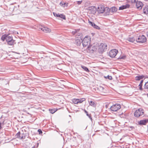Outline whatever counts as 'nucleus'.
Masks as SVG:
<instances>
[{"mask_svg": "<svg viewBox=\"0 0 148 148\" xmlns=\"http://www.w3.org/2000/svg\"><path fill=\"white\" fill-rule=\"evenodd\" d=\"M91 38L89 36H86L82 40V43L84 47H86L90 45Z\"/></svg>", "mask_w": 148, "mask_h": 148, "instance_id": "1", "label": "nucleus"}, {"mask_svg": "<svg viewBox=\"0 0 148 148\" xmlns=\"http://www.w3.org/2000/svg\"><path fill=\"white\" fill-rule=\"evenodd\" d=\"M136 42L139 43H143L146 41V37L143 35H140L139 36L136 37Z\"/></svg>", "mask_w": 148, "mask_h": 148, "instance_id": "2", "label": "nucleus"}, {"mask_svg": "<svg viewBox=\"0 0 148 148\" xmlns=\"http://www.w3.org/2000/svg\"><path fill=\"white\" fill-rule=\"evenodd\" d=\"M107 45L106 43H101L99 45L98 49V51L99 53H102L106 49Z\"/></svg>", "mask_w": 148, "mask_h": 148, "instance_id": "3", "label": "nucleus"}, {"mask_svg": "<svg viewBox=\"0 0 148 148\" xmlns=\"http://www.w3.org/2000/svg\"><path fill=\"white\" fill-rule=\"evenodd\" d=\"M6 40L9 45H12L15 43V40L13 39L12 36L9 35H7Z\"/></svg>", "mask_w": 148, "mask_h": 148, "instance_id": "4", "label": "nucleus"}, {"mask_svg": "<svg viewBox=\"0 0 148 148\" xmlns=\"http://www.w3.org/2000/svg\"><path fill=\"white\" fill-rule=\"evenodd\" d=\"M143 110L141 108H139L136 110L135 112L134 116L137 117L142 116L144 114Z\"/></svg>", "mask_w": 148, "mask_h": 148, "instance_id": "5", "label": "nucleus"}, {"mask_svg": "<svg viewBox=\"0 0 148 148\" xmlns=\"http://www.w3.org/2000/svg\"><path fill=\"white\" fill-rule=\"evenodd\" d=\"M121 108V106L120 104H116L111 106L110 109L112 111L115 112Z\"/></svg>", "mask_w": 148, "mask_h": 148, "instance_id": "6", "label": "nucleus"}, {"mask_svg": "<svg viewBox=\"0 0 148 148\" xmlns=\"http://www.w3.org/2000/svg\"><path fill=\"white\" fill-rule=\"evenodd\" d=\"M97 49V47L92 45L88 46L87 49V51L91 53H93Z\"/></svg>", "mask_w": 148, "mask_h": 148, "instance_id": "7", "label": "nucleus"}, {"mask_svg": "<svg viewBox=\"0 0 148 148\" xmlns=\"http://www.w3.org/2000/svg\"><path fill=\"white\" fill-rule=\"evenodd\" d=\"M118 52L117 50L114 49L111 50L109 53V56L111 58H114Z\"/></svg>", "mask_w": 148, "mask_h": 148, "instance_id": "8", "label": "nucleus"}, {"mask_svg": "<svg viewBox=\"0 0 148 148\" xmlns=\"http://www.w3.org/2000/svg\"><path fill=\"white\" fill-rule=\"evenodd\" d=\"M38 28L46 33L50 32L51 31L50 29L40 25L38 26Z\"/></svg>", "mask_w": 148, "mask_h": 148, "instance_id": "9", "label": "nucleus"}, {"mask_svg": "<svg viewBox=\"0 0 148 148\" xmlns=\"http://www.w3.org/2000/svg\"><path fill=\"white\" fill-rule=\"evenodd\" d=\"M85 99L82 98L80 99H73L72 100L73 102L75 104H77L79 103H81L85 101Z\"/></svg>", "mask_w": 148, "mask_h": 148, "instance_id": "10", "label": "nucleus"}, {"mask_svg": "<svg viewBox=\"0 0 148 148\" xmlns=\"http://www.w3.org/2000/svg\"><path fill=\"white\" fill-rule=\"evenodd\" d=\"M104 7L103 5H100L98 7V12L99 13L102 14L104 12Z\"/></svg>", "mask_w": 148, "mask_h": 148, "instance_id": "11", "label": "nucleus"}, {"mask_svg": "<svg viewBox=\"0 0 148 148\" xmlns=\"http://www.w3.org/2000/svg\"><path fill=\"white\" fill-rule=\"evenodd\" d=\"M135 3H136V7L137 9L139 10L142 9L143 6V4L141 1H137Z\"/></svg>", "mask_w": 148, "mask_h": 148, "instance_id": "12", "label": "nucleus"}, {"mask_svg": "<svg viewBox=\"0 0 148 148\" xmlns=\"http://www.w3.org/2000/svg\"><path fill=\"white\" fill-rule=\"evenodd\" d=\"M148 123V119L143 120L138 122V123L140 125H145L147 123Z\"/></svg>", "mask_w": 148, "mask_h": 148, "instance_id": "13", "label": "nucleus"}, {"mask_svg": "<svg viewBox=\"0 0 148 148\" xmlns=\"http://www.w3.org/2000/svg\"><path fill=\"white\" fill-rule=\"evenodd\" d=\"M127 40L130 42H134L135 43H136V37L135 38V37L129 38Z\"/></svg>", "mask_w": 148, "mask_h": 148, "instance_id": "14", "label": "nucleus"}, {"mask_svg": "<svg viewBox=\"0 0 148 148\" xmlns=\"http://www.w3.org/2000/svg\"><path fill=\"white\" fill-rule=\"evenodd\" d=\"M89 23L90 25L96 29H100L99 27L95 25L93 22H92L90 21H89Z\"/></svg>", "mask_w": 148, "mask_h": 148, "instance_id": "15", "label": "nucleus"}, {"mask_svg": "<svg viewBox=\"0 0 148 148\" xmlns=\"http://www.w3.org/2000/svg\"><path fill=\"white\" fill-rule=\"evenodd\" d=\"M130 7V5L128 4H126L124 5H122L119 8V10H123L127 8H129Z\"/></svg>", "mask_w": 148, "mask_h": 148, "instance_id": "16", "label": "nucleus"}, {"mask_svg": "<svg viewBox=\"0 0 148 148\" xmlns=\"http://www.w3.org/2000/svg\"><path fill=\"white\" fill-rule=\"evenodd\" d=\"M82 42V40L81 38H76L75 39V43L77 44V45H80Z\"/></svg>", "mask_w": 148, "mask_h": 148, "instance_id": "17", "label": "nucleus"}, {"mask_svg": "<svg viewBox=\"0 0 148 148\" xmlns=\"http://www.w3.org/2000/svg\"><path fill=\"white\" fill-rule=\"evenodd\" d=\"M110 12V10L109 8L108 7L105 8L104 12H105L107 14L109 15Z\"/></svg>", "mask_w": 148, "mask_h": 148, "instance_id": "18", "label": "nucleus"}, {"mask_svg": "<svg viewBox=\"0 0 148 148\" xmlns=\"http://www.w3.org/2000/svg\"><path fill=\"white\" fill-rule=\"evenodd\" d=\"M88 101L90 105L94 107L96 106V104L95 102L91 101Z\"/></svg>", "mask_w": 148, "mask_h": 148, "instance_id": "19", "label": "nucleus"}, {"mask_svg": "<svg viewBox=\"0 0 148 148\" xmlns=\"http://www.w3.org/2000/svg\"><path fill=\"white\" fill-rule=\"evenodd\" d=\"M143 12L146 14H148V6H145L143 9Z\"/></svg>", "mask_w": 148, "mask_h": 148, "instance_id": "20", "label": "nucleus"}, {"mask_svg": "<svg viewBox=\"0 0 148 148\" xmlns=\"http://www.w3.org/2000/svg\"><path fill=\"white\" fill-rule=\"evenodd\" d=\"M91 8L92 9V10L91 11V13L93 14L96 13L97 11L96 8L95 7H92Z\"/></svg>", "mask_w": 148, "mask_h": 148, "instance_id": "21", "label": "nucleus"}, {"mask_svg": "<svg viewBox=\"0 0 148 148\" xmlns=\"http://www.w3.org/2000/svg\"><path fill=\"white\" fill-rule=\"evenodd\" d=\"M7 35L6 34H5L2 36L1 39L3 41H4L5 39L6 40Z\"/></svg>", "mask_w": 148, "mask_h": 148, "instance_id": "22", "label": "nucleus"}, {"mask_svg": "<svg viewBox=\"0 0 148 148\" xmlns=\"http://www.w3.org/2000/svg\"><path fill=\"white\" fill-rule=\"evenodd\" d=\"M117 10V8L115 7H112L110 9V12H116Z\"/></svg>", "mask_w": 148, "mask_h": 148, "instance_id": "23", "label": "nucleus"}, {"mask_svg": "<svg viewBox=\"0 0 148 148\" xmlns=\"http://www.w3.org/2000/svg\"><path fill=\"white\" fill-rule=\"evenodd\" d=\"M81 67L86 71L87 72H89V69L87 67L83 65H81Z\"/></svg>", "mask_w": 148, "mask_h": 148, "instance_id": "24", "label": "nucleus"}, {"mask_svg": "<svg viewBox=\"0 0 148 148\" xmlns=\"http://www.w3.org/2000/svg\"><path fill=\"white\" fill-rule=\"evenodd\" d=\"M60 5L62 6V7H65V5H66V6L67 7L68 6V3H64V2H61L60 3Z\"/></svg>", "mask_w": 148, "mask_h": 148, "instance_id": "25", "label": "nucleus"}, {"mask_svg": "<svg viewBox=\"0 0 148 148\" xmlns=\"http://www.w3.org/2000/svg\"><path fill=\"white\" fill-rule=\"evenodd\" d=\"M16 135L17 136L18 138H19L20 139H22L23 138V134H22L21 135V134L20 132H18L16 134Z\"/></svg>", "mask_w": 148, "mask_h": 148, "instance_id": "26", "label": "nucleus"}, {"mask_svg": "<svg viewBox=\"0 0 148 148\" xmlns=\"http://www.w3.org/2000/svg\"><path fill=\"white\" fill-rule=\"evenodd\" d=\"M58 17H60V18H63L64 19H66L65 16L64 15H63V14H59V15Z\"/></svg>", "mask_w": 148, "mask_h": 148, "instance_id": "27", "label": "nucleus"}, {"mask_svg": "<svg viewBox=\"0 0 148 148\" xmlns=\"http://www.w3.org/2000/svg\"><path fill=\"white\" fill-rule=\"evenodd\" d=\"M128 2H130L132 3H135L138 0H126Z\"/></svg>", "mask_w": 148, "mask_h": 148, "instance_id": "28", "label": "nucleus"}, {"mask_svg": "<svg viewBox=\"0 0 148 148\" xmlns=\"http://www.w3.org/2000/svg\"><path fill=\"white\" fill-rule=\"evenodd\" d=\"M84 111L86 113V115L90 118V119L91 120H92V118L91 117L90 114H88V113L85 110H84Z\"/></svg>", "mask_w": 148, "mask_h": 148, "instance_id": "29", "label": "nucleus"}, {"mask_svg": "<svg viewBox=\"0 0 148 148\" xmlns=\"http://www.w3.org/2000/svg\"><path fill=\"white\" fill-rule=\"evenodd\" d=\"M49 110L50 112L52 114L54 113L56 111L54 109H50Z\"/></svg>", "mask_w": 148, "mask_h": 148, "instance_id": "30", "label": "nucleus"}, {"mask_svg": "<svg viewBox=\"0 0 148 148\" xmlns=\"http://www.w3.org/2000/svg\"><path fill=\"white\" fill-rule=\"evenodd\" d=\"M144 87L145 89H148V81L145 83Z\"/></svg>", "mask_w": 148, "mask_h": 148, "instance_id": "31", "label": "nucleus"}, {"mask_svg": "<svg viewBox=\"0 0 148 148\" xmlns=\"http://www.w3.org/2000/svg\"><path fill=\"white\" fill-rule=\"evenodd\" d=\"M135 79L136 80H139L141 79H140V76H136L135 77Z\"/></svg>", "mask_w": 148, "mask_h": 148, "instance_id": "32", "label": "nucleus"}, {"mask_svg": "<svg viewBox=\"0 0 148 148\" xmlns=\"http://www.w3.org/2000/svg\"><path fill=\"white\" fill-rule=\"evenodd\" d=\"M105 77L106 78V79H108L110 80H111L112 79V77L111 76H109V75L106 77Z\"/></svg>", "mask_w": 148, "mask_h": 148, "instance_id": "33", "label": "nucleus"}, {"mask_svg": "<svg viewBox=\"0 0 148 148\" xmlns=\"http://www.w3.org/2000/svg\"><path fill=\"white\" fill-rule=\"evenodd\" d=\"M53 14L55 16L58 17V16L59 15V13H56L53 12Z\"/></svg>", "mask_w": 148, "mask_h": 148, "instance_id": "34", "label": "nucleus"}, {"mask_svg": "<svg viewBox=\"0 0 148 148\" xmlns=\"http://www.w3.org/2000/svg\"><path fill=\"white\" fill-rule=\"evenodd\" d=\"M143 82V80H141L140 81V84L139 85V86H142Z\"/></svg>", "mask_w": 148, "mask_h": 148, "instance_id": "35", "label": "nucleus"}, {"mask_svg": "<svg viewBox=\"0 0 148 148\" xmlns=\"http://www.w3.org/2000/svg\"><path fill=\"white\" fill-rule=\"evenodd\" d=\"M38 132H39V134H40L42 133V132L40 129H38Z\"/></svg>", "mask_w": 148, "mask_h": 148, "instance_id": "36", "label": "nucleus"}, {"mask_svg": "<svg viewBox=\"0 0 148 148\" xmlns=\"http://www.w3.org/2000/svg\"><path fill=\"white\" fill-rule=\"evenodd\" d=\"M125 56H120L119 58L120 59H124L125 58Z\"/></svg>", "mask_w": 148, "mask_h": 148, "instance_id": "37", "label": "nucleus"}, {"mask_svg": "<svg viewBox=\"0 0 148 148\" xmlns=\"http://www.w3.org/2000/svg\"><path fill=\"white\" fill-rule=\"evenodd\" d=\"M82 1H77V3L79 5L81 4V3L82 2Z\"/></svg>", "mask_w": 148, "mask_h": 148, "instance_id": "38", "label": "nucleus"}, {"mask_svg": "<svg viewBox=\"0 0 148 148\" xmlns=\"http://www.w3.org/2000/svg\"><path fill=\"white\" fill-rule=\"evenodd\" d=\"M139 76L140 77V78L141 79H143V78L144 77V76L143 75H141Z\"/></svg>", "mask_w": 148, "mask_h": 148, "instance_id": "39", "label": "nucleus"}, {"mask_svg": "<svg viewBox=\"0 0 148 148\" xmlns=\"http://www.w3.org/2000/svg\"><path fill=\"white\" fill-rule=\"evenodd\" d=\"M139 89L140 90H142V86H139Z\"/></svg>", "mask_w": 148, "mask_h": 148, "instance_id": "40", "label": "nucleus"}, {"mask_svg": "<svg viewBox=\"0 0 148 148\" xmlns=\"http://www.w3.org/2000/svg\"><path fill=\"white\" fill-rule=\"evenodd\" d=\"M1 124H2L0 122V130L1 128Z\"/></svg>", "mask_w": 148, "mask_h": 148, "instance_id": "41", "label": "nucleus"}, {"mask_svg": "<svg viewBox=\"0 0 148 148\" xmlns=\"http://www.w3.org/2000/svg\"><path fill=\"white\" fill-rule=\"evenodd\" d=\"M147 36L148 37V32L147 33Z\"/></svg>", "mask_w": 148, "mask_h": 148, "instance_id": "42", "label": "nucleus"}, {"mask_svg": "<svg viewBox=\"0 0 148 148\" xmlns=\"http://www.w3.org/2000/svg\"><path fill=\"white\" fill-rule=\"evenodd\" d=\"M147 96H148V94H147Z\"/></svg>", "mask_w": 148, "mask_h": 148, "instance_id": "43", "label": "nucleus"}]
</instances>
